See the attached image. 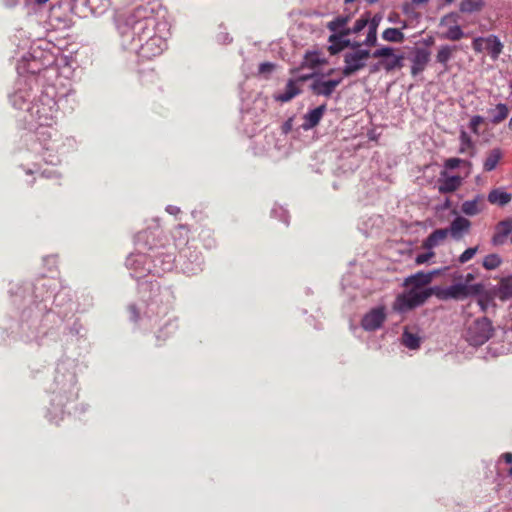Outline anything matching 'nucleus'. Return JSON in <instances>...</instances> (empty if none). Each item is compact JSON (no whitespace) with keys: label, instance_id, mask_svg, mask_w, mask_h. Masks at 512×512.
Wrapping results in <instances>:
<instances>
[{"label":"nucleus","instance_id":"79ce46f5","mask_svg":"<svg viewBox=\"0 0 512 512\" xmlns=\"http://www.w3.org/2000/svg\"><path fill=\"white\" fill-rule=\"evenodd\" d=\"M380 66H382V62L371 65L369 69L370 74L378 72L380 70Z\"/></svg>","mask_w":512,"mask_h":512},{"label":"nucleus","instance_id":"4c0bfd02","mask_svg":"<svg viewBox=\"0 0 512 512\" xmlns=\"http://www.w3.org/2000/svg\"><path fill=\"white\" fill-rule=\"evenodd\" d=\"M435 255L434 252L432 251H429V252H426V253H421V254H418L415 258V263L417 265H421V264H424L426 263L427 261H429L433 256Z\"/></svg>","mask_w":512,"mask_h":512},{"label":"nucleus","instance_id":"7ed1b4c3","mask_svg":"<svg viewBox=\"0 0 512 512\" xmlns=\"http://www.w3.org/2000/svg\"><path fill=\"white\" fill-rule=\"evenodd\" d=\"M493 333L491 321L482 317L476 319L467 329L466 339L473 346H480L490 339Z\"/></svg>","mask_w":512,"mask_h":512},{"label":"nucleus","instance_id":"2eb2a0df","mask_svg":"<svg viewBox=\"0 0 512 512\" xmlns=\"http://www.w3.org/2000/svg\"><path fill=\"white\" fill-rule=\"evenodd\" d=\"M430 60V53L425 49H418L412 59L411 74L413 76L421 73Z\"/></svg>","mask_w":512,"mask_h":512},{"label":"nucleus","instance_id":"5fc2aeb1","mask_svg":"<svg viewBox=\"0 0 512 512\" xmlns=\"http://www.w3.org/2000/svg\"><path fill=\"white\" fill-rule=\"evenodd\" d=\"M130 309H131V311H132L134 314H136V309H135V307H134V306L130 307Z\"/></svg>","mask_w":512,"mask_h":512},{"label":"nucleus","instance_id":"412c9836","mask_svg":"<svg viewBox=\"0 0 512 512\" xmlns=\"http://www.w3.org/2000/svg\"><path fill=\"white\" fill-rule=\"evenodd\" d=\"M488 114L490 115L491 123L497 125L504 121L509 115V108L504 103H499L495 108L489 109Z\"/></svg>","mask_w":512,"mask_h":512},{"label":"nucleus","instance_id":"20e7f679","mask_svg":"<svg viewBox=\"0 0 512 512\" xmlns=\"http://www.w3.org/2000/svg\"><path fill=\"white\" fill-rule=\"evenodd\" d=\"M472 48L475 52L481 53L487 51L493 60H497L503 51V44L495 35L488 37H477L472 42Z\"/></svg>","mask_w":512,"mask_h":512},{"label":"nucleus","instance_id":"c9c22d12","mask_svg":"<svg viewBox=\"0 0 512 512\" xmlns=\"http://www.w3.org/2000/svg\"><path fill=\"white\" fill-rule=\"evenodd\" d=\"M484 122V119L480 115H475L471 118L469 123V128L471 131L475 134H478V128L479 126Z\"/></svg>","mask_w":512,"mask_h":512},{"label":"nucleus","instance_id":"2f4dec72","mask_svg":"<svg viewBox=\"0 0 512 512\" xmlns=\"http://www.w3.org/2000/svg\"><path fill=\"white\" fill-rule=\"evenodd\" d=\"M321 64L319 56L315 52H307L305 54L304 64L310 68H315Z\"/></svg>","mask_w":512,"mask_h":512},{"label":"nucleus","instance_id":"72a5a7b5","mask_svg":"<svg viewBox=\"0 0 512 512\" xmlns=\"http://www.w3.org/2000/svg\"><path fill=\"white\" fill-rule=\"evenodd\" d=\"M478 246L467 248L460 256H459V262L461 264H464L468 261H470L477 253Z\"/></svg>","mask_w":512,"mask_h":512},{"label":"nucleus","instance_id":"393cba45","mask_svg":"<svg viewBox=\"0 0 512 512\" xmlns=\"http://www.w3.org/2000/svg\"><path fill=\"white\" fill-rule=\"evenodd\" d=\"M349 21L350 16H338L327 23V28L333 33H339L340 30H349V28L346 27Z\"/></svg>","mask_w":512,"mask_h":512},{"label":"nucleus","instance_id":"ddd939ff","mask_svg":"<svg viewBox=\"0 0 512 512\" xmlns=\"http://www.w3.org/2000/svg\"><path fill=\"white\" fill-rule=\"evenodd\" d=\"M470 228L471 221L465 217L458 216L451 222L448 228V234L450 233L452 238L459 240L464 234L469 232Z\"/></svg>","mask_w":512,"mask_h":512},{"label":"nucleus","instance_id":"7c9ffc66","mask_svg":"<svg viewBox=\"0 0 512 512\" xmlns=\"http://www.w3.org/2000/svg\"><path fill=\"white\" fill-rule=\"evenodd\" d=\"M368 22H369V15L366 14V15H362L354 24L353 28H349V31H350V34L354 33H359L360 31H362L367 25H368Z\"/></svg>","mask_w":512,"mask_h":512},{"label":"nucleus","instance_id":"6ab92c4d","mask_svg":"<svg viewBox=\"0 0 512 512\" xmlns=\"http://www.w3.org/2000/svg\"><path fill=\"white\" fill-rule=\"evenodd\" d=\"M161 39L159 37H151L149 38L144 45L141 46V54L144 57L150 58L152 56H156L162 52V49L159 46Z\"/></svg>","mask_w":512,"mask_h":512},{"label":"nucleus","instance_id":"a878e982","mask_svg":"<svg viewBox=\"0 0 512 512\" xmlns=\"http://www.w3.org/2000/svg\"><path fill=\"white\" fill-rule=\"evenodd\" d=\"M382 38L389 42L402 43L405 40V36L400 29L387 28L382 33Z\"/></svg>","mask_w":512,"mask_h":512},{"label":"nucleus","instance_id":"0eeeda50","mask_svg":"<svg viewBox=\"0 0 512 512\" xmlns=\"http://www.w3.org/2000/svg\"><path fill=\"white\" fill-rule=\"evenodd\" d=\"M512 234V218H505L499 221L493 228L491 236V245L494 247H501L510 240Z\"/></svg>","mask_w":512,"mask_h":512},{"label":"nucleus","instance_id":"6e6552de","mask_svg":"<svg viewBox=\"0 0 512 512\" xmlns=\"http://www.w3.org/2000/svg\"><path fill=\"white\" fill-rule=\"evenodd\" d=\"M463 184V178L459 175H449L446 170L440 171L437 180V189L440 194H450L457 191Z\"/></svg>","mask_w":512,"mask_h":512},{"label":"nucleus","instance_id":"f03ea898","mask_svg":"<svg viewBox=\"0 0 512 512\" xmlns=\"http://www.w3.org/2000/svg\"><path fill=\"white\" fill-rule=\"evenodd\" d=\"M352 48L351 51L344 54L342 74L345 77H349L363 70L371 57L370 51L361 49L359 43H353Z\"/></svg>","mask_w":512,"mask_h":512},{"label":"nucleus","instance_id":"c03bdc74","mask_svg":"<svg viewBox=\"0 0 512 512\" xmlns=\"http://www.w3.org/2000/svg\"><path fill=\"white\" fill-rule=\"evenodd\" d=\"M312 77H313V74H311V75H304V76H300V77L297 79V82H298V81H299V82H303V81H306V80H308V79H310V78H312Z\"/></svg>","mask_w":512,"mask_h":512},{"label":"nucleus","instance_id":"1a4fd4ad","mask_svg":"<svg viewBox=\"0 0 512 512\" xmlns=\"http://www.w3.org/2000/svg\"><path fill=\"white\" fill-rule=\"evenodd\" d=\"M386 319L384 307H377L365 314L361 321V325L366 331H375L379 329Z\"/></svg>","mask_w":512,"mask_h":512},{"label":"nucleus","instance_id":"37998d69","mask_svg":"<svg viewBox=\"0 0 512 512\" xmlns=\"http://www.w3.org/2000/svg\"><path fill=\"white\" fill-rule=\"evenodd\" d=\"M503 459L506 463L511 464L512 463V453L507 452L502 455Z\"/></svg>","mask_w":512,"mask_h":512},{"label":"nucleus","instance_id":"a19ab883","mask_svg":"<svg viewBox=\"0 0 512 512\" xmlns=\"http://www.w3.org/2000/svg\"><path fill=\"white\" fill-rule=\"evenodd\" d=\"M380 19L381 18L377 17V16H374L371 20L369 19V22H368L369 29L375 28V31H377V27L379 25Z\"/></svg>","mask_w":512,"mask_h":512},{"label":"nucleus","instance_id":"ea45409f","mask_svg":"<svg viewBox=\"0 0 512 512\" xmlns=\"http://www.w3.org/2000/svg\"><path fill=\"white\" fill-rule=\"evenodd\" d=\"M38 119H39L40 127H48V126H51V124H52L53 116H52V114H50L49 116H45V119L42 121V116L39 115Z\"/></svg>","mask_w":512,"mask_h":512},{"label":"nucleus","instance_id":"b1692460","mask_svg":"<svg viewBox=\"0 0 512 512\" xmlns=\"http://www.w3.org/2000/svg\"><path fill=\"white\" fill-rule=\"evenodd\" d=\"M483 7V0H462L460 3V11L463 13L479 12Z\"/></svg>","mask_w":512,"mask_h":512},{"label":"nucleus","instance_id":"f257e3e1","mask_svg":"<svg viewBox=\"0 0 512 512\" xmlns=\"http://www.w3.org/2000/svg\"><path fill=\"white\" fill-rule=\"evenodd\" d=\"M434 273L417 272L404 279L403 286L408 291L399 294L393 302L394 311L404 313L423 305L432 295L436 294V287L425 288L433 280Z\"/></svg>","mask_w":512,"mask_h":512},{"label":"nucleus","instance_id":"9d476101","mask_svg":"<svg viewBox=\"0 0 512 512\" xmlns=\"http://www.w3.org/2000/svg\"><path fill=\"white\" fill-rule=\"evenodd\" d=\"M342 79H331L327 81H323L319 78L315 79L311 85L310 89L313 94L318 96L330 97L336 87L341 83Z\"/></svg>","mask_w":512,"mask_h":512},{"label":"nucleus","instance_id":"f8f14e48","mask_svg":"<svg viewBox=\"0 0 512 512\" xmlns=\"http://www.w3.org/2000/svg\"><path fill=\"white\" fill-rule=\"evenodd\" d=\"M350 35L349 30H340L339 33H333L329 36L328 42L330 43L328 51L331 55H335L342 51L344 48L352 46L350 40L346 39Z\"/></svg>","mask_w":512,"mask_h":512},{"label":"nucleus","instance_id":"09e8293b","mask_svg":"<svg viewBox=\"0 0 512 512\" xmlns=\"http://www.w3.org/2000/svg\"><path fill=\"white\" fill-rule=\"evenodd\" d=\"M35 3H37L38 5H43L45 3H47L49 0H34Z\"/></svg>","mask_w":512,"mask_h":512},{"label":"nucleus","instance_id":"f704fd0d","mask_svg":"<svg viewBox=\"0 0 512 512\" xmlns=\"http://www.w3.org/2000/svg\"><path fill=\"white\" fill-rule=\"evenodd\" d=\"M393 56V48L391 47H382L377 49L371 54V57L381 58V57H390Z\"/></svg>","mask_w":512,"mask_h":512},{"label":"nucleus","instance_id":"de8ad7c7","mask_svg":"<svg viewBox=\"0 0 512 512\" xmlns=\"http://www.w3.org/2000/svg\"><path fill=\"white\" fill-rule=\"evenodd\" d=\"M415 4H424L427 3L429 0H412Z\"/></svg>","mask_w":512,"mask_h":512},{"label":"nucleus","instance_id":"49530a36","mask_svg":"<svg viewBox=\"0 0 512 512\" xmlns=\"http://www.w3.org/2000/svg\"><path fill=\"white\" fill-rule=\"evenodd\" d=\"M396 18H398V15H397V14L390 15V16H389V21H390V22H396V21H397V20H396Z\"/></svg>","mask_w":512,"mask_h":512},{"label":"nucleus","instance_id":"c756f323","mask_svg":"<svg viewBox=\"0 0 512 512\" xmlns=\"http://www.w3.org/2000/svg\"><path fill=\"white\" fill-rule=\"evenodd\" d=\"M403 344L409 349H417L420 345V340L416 335L409 332H404Z\"/></svg>","mask_w":512,"mask_h":512},{"label":"nucleus","instance_id":"3c124183","mask_svg":"<svg viewBox=\"0 0 512 512\" xmlns=\"http://www.w3.org/2000/svg\"><path fill=\"white\" fill-rule=\"evenodd\" d=\"M45 134H46V132L44 131V129H43V128H42V129H39V130L37 131V135H39V136H41V135H42V136H44Z\"/></svg>","mask_w":512,"mask_h":512},{"label":"nucleus","instance_id":"a211bd4d","mask_svg":"<svg viewBox=\"0 0 512 512\" xmlns=\"http://www.w3.org/2000/svg\"><path fill=\"white\" fill-rule=\"evenodd\" d=\"M457 51L458 46L456 45H442L436 54V61L443 65L445 70H448V62Z\"/></svg>","mask_w":512,"mask_h":512},{"label":"nucleus","instance_id":"864d4df0","mask_svg":"<svg viewBox=\"0 0 512 512\" xmlns=\"http://www.w3.org/2000/svg\"><path fill=\"white\" fill-rule=\"evenodd\" d=\"M508 127H509V129H511V130H512V117H511V118H510V120H509Z\"/></svg>","mask_w":512,"mask_h":512},{"label":"nucleus","instance_id":"e433bc0d","mask_svg":"<svg viewBox=\"0 0 512 512\" xmlns=\"http://www.w3.org/2000/svg\"><path fill=\"white\" fill-rule=\"evenodd\" d=\"M377 42V31L375 28L369 29L364 44L367 46H375Z\"/></svg>","mask_w":512,"mask_h":512},{"label":"nucleus","instance_id":"f3484780","mask_svg":"<svg viewBox=\"0 0 512 512\" xmlns=\"http://www.w3.org/2000/svg\"><path fill=\"white\" fill-rule=\"evenodd\" d=\"M447 236V228L436 229L423 241L422 247L427 250H432L442 244Z\"/></svg>","mask_w":512,"mask_h":512},{"label":"nucleus","instance_id":"8fccbe9b","mask_svg":"<svg viewBox=\"0 0 512 512\" xmlns=\"http://www.w3.org/2000/svg\"><path fill=\"white\" fill-rule=\"evenodd\" d=\"M409 10H410V5H409V4H405V5L403 6V11H404L405 13H409Z\"/></svg>","mask_w":512,"mask_h":512},{"label":"nucleus","instance_id":"423d86ee","mask_svg":"<svg viewBox=\"0 0 512 512\" xmlns=\"http://www.w3.org/2000/svg\"><path fill=\"white\" fill-rule=\"evenodd\" d=\"M479 285H469L463 283H456L444 290L436 289V296L440 299H464L471 294L479 292Z\"/></svg>","mask_w":512,"mask_h":512},{"label":"nucleus","instance_id":"39448f33","mask_svg":"<svg viewBox=\"0 0 512 512\" xmlns=\"http://www.w3.org/2000/svg\"><path fill=\"white\" fill-rule=\"evenodd\" d=\"M439 26L445 28V31L440 34L442 39L459 41L465 36L462 28L458 25L457 14L449 13L443 16L440 19Z\"/></svg>","mask_w":512,"mask_h":512},{"label":"nucleus","instance_id":"4468645a","mask_svg":"<svg viewBox=\"0 0 512 512\" xmlns=\"http://www.w3.org/2000/svg\"><path fill=\"white\" fill-rule=\"evenodd\" d=\"M326 109H327L326 104H322V105L318 106L317 108L309 111L304 116V122L302 124V128L304 130H310V129L316 127L320 123L324 113L326 112Z\"/></svg>","mask_w":512,"mask_h":512},{"label":"nucleus","instance_id":"bb28decb","mask_svg":"<svg viewBox=\"0 0 512 512\" xmlns=\"http://www.w3.org/2000/svg\"><path fill=\"white\" fill-rule=\"evenodd\" d=\"M459 140H460V148H459V153H467L468 151H471L470 155L473 156V149H474V145H473V141L471 139V137L469 136V134L462 130L460 132V136H459Z\"/></svg>","mask_w":512,"mask_h":512},{"label":"nucleus","instance_id":"9b49d317","mask_svg":"<svg viewBox=\"0 0 512 512\" xmlns=\"http://www.w3.org/2000/svg\"><path fill=\"white\" fill-rule=\"evenodd\" d=\"M486 209L485 196L477 194L473 199L466 200L461 204V212L466 216H476Z\"/></svg>","mask_w":512,"mask_h":512},{"label":"nucleus","instance_id":"dca6fc26","mask_svg":"<svg viewBox=\"0 0 512 512\" xmlns=\"http://www.w3.org/2000/svg\"><path fill=\"white\" fill-rule=\"evenodd\" d=\"M512 200V194L503 188H494L487 195V201L492 205L506 206Z\"/></svg>","mask_w":512,"mask_h":512},{"label":"nucleus","instance_id":"4d7b16f0","mask_svg":"<svg viewBox=\"0 0 512 512\" xmlns=\"http://www.w3.org/2000/svg\"><path fill=\"white\" fill-rule=\"evenodd\" d=\"M509 474H510V475H512V468H510V470H509Z\"/></svg>","mask_w":512,"mask_h":512},{"label":"nucleus","instance_id":"cd10ccee","mask_svg":"<svg viewBox=\"0 0 512 512\" xmlns=\"http://www.w3.org/2000/svg\"><path fill=\"white\" fill-rule=\"evenodd\" d=\"M502 264V259L498 254L492 253L484 257L482 265L486 270L497 269Z\"/></svg>","mask_w":512,"mask_h":512},{"label":"nucleus","instance_id":"a18cd8bd","mask_svg":"<svg viewBox=\"0 0 512 512\" xmlns=\"http://www.w3.org/2000/svg\"><path fill=\"white\" fill-rule=\"evenodd\" d=\"M465 280H466V283L465 284H468L470 281L474 280V276L473 274L471 273H468L465 277Z\"/></svg>","mask_w":512,"mask_h":512},{"label":"nucleus","instance_id":"aec40b11","mask_svg":"<svg viewBox=\"0 0 512 512\" xmlns=\"http://www.w3.org/2000/svg\"><path fill=\"white\" fill-rule=\"evenodd\" d=\"M502 157H503V153L500 148H494V149L490 150L486 154V157H485V160L483 163L484 171H486V172L493 171L497 167V165L500 162V160L502 159Z\"/></svg>","mask_w":512,"mask_h":512},{"label":"nucleus","instance_id":"473e14b6","mask_svg":"<svg viewBox=\"0 0 512 512\" xmlns=\"http://www.w3.org/2000/svg\"><path fill=\"white\" fill-rule=\"evenodd\" d=\"M461 164L471 165V163L468 161L453 157V158H448L445 160V162H444L445 169L444 170L447 171V169H450V170L455 169V168L459 167Z\"/></svg>","mask_w":512,"mask_h":512},{"label":"nucleus","instance_id":"6e6d98bb","mask_svg":"<svg viewBox=\"0 0 512 512\" xmlns=\"http://www.w3.org/2000/svg\"><path fill=\"white\" fill-rule=\"evenodd\" d=\"M479 304L481 305V307H482V310H484V309H485V307H484V304H483V302H482V301H479Z\"/></svg>","mask_w":512,"mask_h":512},{"label":"nucleus","instance_id":"603ef678","mask_svg":"<svg viewBox=\"0 0 512 512\" xmlns=\"http://www.w3.org/2000/svg\"><path fill=\"white\" fill-rule=\"evenodd\" d=\"M401 25H402V26H401V28H402V29H404V28H406V27H407V24H406V22H405V21H402V22H401Z\"/></svg>","mask_w":512,"mask_h":512},{"label":"nucleus","instance_id":"4be33fe9","mask_svg":"<svg viewBox=\"0 0 512 512\" xmlns=\"http://www.w3.org/2000/svg\"><path fill=\"white\" fill-rule=\"evenodd\" d=\"M301 93V89L297 86V81L289 80L286 84L285 91L279 94L276 99L280 102H288Z\"/></svg>","mask_w":512,"mask_h":512},{"label":"nucleus","instance_id":"5701e85b","mask_svg":"<svg viewBox=\"0 0 512 512\" xmlns=\"http://www.w3.org/2000/svg\"><path fill=\"white\" fill-rule=\"evenodd\" d=\"M498 296L501 300L512 298V275L504 277L499 282Z\"/></svg>","mask_w":512,"mask_h":512},{"label":"nucleus","instance_id":"c85d7f7f","mask_svg":"<svg viewBox=\"0 0 512 512\" xmlns=\"http://www.w3.org/2000/svg\"><path fill=\"white\" fill-rule=\"evenodd\" d=\"M402 61H403L402 55H400V56L393 55V57L391 59L382 61V66L385 68L386 71H392L395 68H401Z\"/></svg>","mask_w":512,"mask_h":512},{"label":"nucleus","instance_id":"58836bf2","mask_svg":"<svg viewBox=\"0 0 512 512\" xmlns=\"http://www.w3.org/2000/svg\"><path fill=\"white\" fill-rule=\"evenodd\" d=\"M274 69V64L270 62L261 63L259 66L260 73H269Z\"/></svg>","mask_w":512,"mask_h":512}]
</instances>
